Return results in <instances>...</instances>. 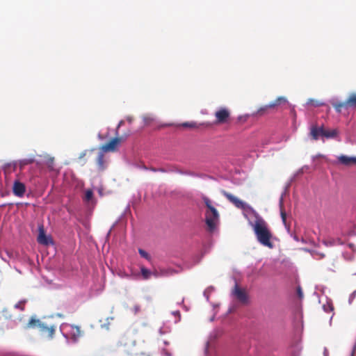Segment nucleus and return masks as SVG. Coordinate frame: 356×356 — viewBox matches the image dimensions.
Listing matches in <instances>:
<instances>
[{
    "mask_svg": "<svg viewBox=\"0 0 356 356\" xmlns=\"http://www.w3.org/2000/svg\"><path fill=\"white\" fill-rule=\"evenodd\" d=\"M252 228L260 244L270 249L274 247L273 243L271 241L273 234L264 219L257 216Z\"/></svg>",
    "mask_w": 356,
    "mask_h": 356,
    "instance_id": "f257e3e1",
    "label": "nucleus"
},
{
    "mask_svg": "<svg viewBox=\"0 0 356 356\" xmlns=\"http://www.w3.org/2000/svg\"><path fill=\"white\" fill-rule=\"evenodd\" d=\"M203 201L208 209L205 213V222L207 226V230L212 233L216 230L218 225L219 213L216 209L212 205V202L209 197H204Z\"/></svg>",
    "mask_w": 356,
    "mask_h": 356,
    "instance_id": "f03ea898",
    "label": "nucleus"
},
{
    "mask_svg": "<svg viewBox=\"0 0 356 356\" xmlns=\"http://www.w3.org/2000/svg\"><path fill=\"white\" fill-rule=\"evenodd\" d=\"M37 327L41 335L48 339H52L55 334L56 326L54 325H48L44 322H42L39 319L31 318L27 325V328Z\"/></svg>",
    "mask_w": 356,
    "mask_h": 356,
    "instance_id": "7ed1b4c3",
    "label": "nucleus"
},
{
    "mask_svg": "<svg viewBox=\"0 0 356 356\" xmlns=\"http://www.w3.org/2000/svg\"><path fill=\"white\" fill-rule=\"evenodd\" d=\"M122 348V351L127 355H138L141 353V349L131 337H122L118 343Z\"/></svg>",
    "mask_w": 356,
    "mask_h": 356,
    "instance_id": "20e7f679",
    "label": "nucleus"
},
{
    "mask_svg": "<svg viewBox=\"0 0 356 356\" xmlns=\"http://www.w3.org/2000/svg\"><path fill=\"white\" fill-rule=\"evenodd\" d=\"M332 105L337 113H341L343 109L356 108V93L350 94L345 102H334Z\"/></svg>",
    "mask_w": 356,
    "mask_h": 356,
    "instance_id": "39448f33",
    "label": "nucleus"
},
{
    "mask_svg": "<svg viewBox=\"0 0 356 356\" xmlns=\"http://www.w3.org/2000/svg\"><path fill=\"white\" fill-rule=\"evenodd\" d=\"M230 110L225 107L219 108L214 113L215 124H222L229 122L230 120Z\"/></svg>",
    "mask_w": 356,
    "mask_h": 356,
    "instance_id": "423d86ee",
    "label": "nucleus"
},
{
    "mask_svg": "<svg viewBox=\"0 0 356 356\" xmlns=\"http://www.w3.org/2000/svg\"><path fill=\"white\" fill-rule=\"evenodd\" d=\"M232 294L242 304L248 302V295L244 289L236 284L232 291Z\"/></svg>",
    "mask_w": 356,
    "mask_h": 356,
    "instance_id": "0eeeda50",
    "label": "nucleus"
},
{
    "mask_svg": "<svg viewBox=\"0 0 356 356\" xmlns=\"http://www.w3.org/2000/svg\"><path fill=\"white\" fill-rule=\"evenodd\" d=\"M37 241L40 244L44 245H48L49 244L53 243L51 238L46 235L44 225L42 224L38 225V236Z\"/></svg>",
    "mask_w": 356,
    "mask_h": 356,
    "instance_id": "6e6552de",
    "label": "nucleus"
},
{
    "mask_svg": "<svg viewBox=\"0 0 356 356\" xmlns=\"http://www.w3.org/2000/svg\"><path fill=\"white\" fill-rule=\"evenodd\" d=\"M122 141V138L120 137H115L112 138L107 143L104 144L102 147V149L105 152H115L118 149V146Z\"/></svg>",
    "mask_w": 356,
    "mask_h": 356,
    "instance_id": "1a4fd4ad",
    "label": "nucleus"
},
{
    "mask_svg": "<svg viewBox=\"0 0 356 356\" xmlns=\"http://www.w3.org/2000/svg\"><path fill=\"white\" fill-rule=\"evenodd\" d=\"M223 195L230 202H232L236 207L241 209H244L245 208V203L242 200L238 199L237 197L233 195L232 194L224 191Z\"/></svg>",
    "mask_w": 356,
    "mask_h": 356,
    "instance_id": "9d476101",
    "label": "nucleus"
},
{
    "mask_svg": "<svg viewBox=\"0 0 356 356\" xmlns=\"http://www.w3.org/2000/svg\"><path fill=\"white\" fill-rule=\"evenodd\" d=\"M26 192V186L24 184L16 180L13 183V193L19 197H22Z\"/></svg>",
    "mask_w": 356,
    "mask_h": 356,
    "instance_id": "9b49d317",
    "label": "nucleus"
},
{
    "mask_svg": "<svg viewBox=\"0 0 356 356\" xmlns=\"http://www.w3.org/2000/svg\"><path fill=\"white\" fill-rule=\"evenodd\" d=\"M337 163L345 166H352L356 165V156L340 155L337 157Z\"/></svg>",
    "mask_w": 356,
    "mask_h": 356,
    "instance_id": "f8f14e48",
    "label": "nucleus"
},
{
    "mask_svg": "<svg viewBox=\"0 0 356 356\" xmlns=\"http://www.w3.org/2000/svg\"><path fill=\"white\" fill-rule=\"evenodd\" d=\"M71 338L74 341H77L82 335L80 327L72 325L70 326V333Z\"/></svg>",
    "mask_w": 356,
    "mask_h": 356,
    "instance_id": "ddd939ff",
    "label": "nucleus"
},
{
    "mask_svg": "<svg viewBox=\"0 0 356 356\" xmlns=\"http://www.w3.org/2000/svg\"><path fill=\"white\" fill-rule=\"evenodd\" d=\"M323 131V127H317L316 125H313L310 129V135L312 138L314 140H317L319 138V136H321V131Z\"/></svg>",
    "mask_w": 356,
    "mask_h": 356,
    "instance_id": "4468645a",
    "label": "nucleus"
},
{
    "mask_svg": "<svg viewBox=\"0 0 356 356\" xmlns=\"http://www.w3.org/2000/svg\"><path fill=\"white\" fill-rule=\"evenodd\" d=\"M287 103V99L284 97H279L274 102H270L268 104V106L271 108H275L279 106L282 104H286Z\"/></svg>",
    "mask_w": 356,
    "mask_h": 356,
    "instance_id": "2eb2a0df",
    "label": "nucleus"
},
{
    "mask_svg": "<svg viewBox=\"0 0 356 356\" xmlns=\"http://www.w3.org/2000/svg\"><path fill=\"white\" fill-rule=\"evenodd\" d=\"M97 165L99 171H103L106 168V162L104 153L99 152L97 158Z\"/></svg>",
    "mask_w": 356,
    "mask_h": 356,
    "instance_id": "dca6fc26",
    "label": "nucleus"
},
{
    "mask_svg": "<svg viewBox=\"0 0 356 356\" xmlns=\"http://www.w3.org/2000/svg\"><path fill=\"white\" fill-rule=\"evenodd\" d=\"M337 134L338 131L337 129L325 130L323 129V131H321V136H324L327 138H335Z\"/></svg>",
    "mask_w": 356,
    "mask_h": 356,
    "instance_id": "f3484780",
    "label": "nucleus"
},
{
    "mask_svg": "<svg viewBox=\"0 0 356 356\" xmlns=\"http://www.w3.org/2000/svg\"><path fill=\"white\" fill-rule=\"evenodd\" d=\"M140 271H141V275L143 276V278L144 280H148L152 275V273L148 269L145 268L144 266H142L140 268Z\"/></svg>",
    "mask_w": 356,
    "mask_h": 356,
    "instance_id": "a211bd4d",
    "label": "nucleus"
},
{
    "mask_svg": "<svg viewBox=\"0 0 356 356\" xmlns=\"http://www.w3.org/2000/svg\"><path fill=\"white\" fill-rule=\"evenodd\" d=\"M45 164L49 170H54V159L53 157L48 156L46 159Z\"/></svg>",
    "mask_w": 356,
    "mask_h": 356,
    "instance_id": "6ab92c4d",
    "label": "nucleus"
},
{
    "mask_svg": "<svg viewBox=\"0 0 356 356\" xmlns=\"http://www.w3.org/2000/svg\"><path fill=\"white\" fill-rule=\"evenodd\" d=\"M93 197V191L91 189H88L85 192L83 200L86 202L90 201Z\"/></svg>",
    "mask_w": 356,
    "mask_h": 356,
    "instance_id": "aec40b11",
    "label": "nucleus"
},
{
    "mask_svg": "<svg viewBox=\"0 0 356 356\" xmlns=\"http://www.w3.org/2000/svg\"><path fill=\"white\" fill-rule=\"evenodd\" d=\"M307 104L313 106L314 107H319L324 105L323 102H321L320 101L316 99H309L307 102Z\"/></svg>",
    "mask_w": 356,
    "mask_h": 356,
    "instance_id": "412c9836",
    "label": "nucleus"
},
{
    "mask_svg": "<svg viewBox=\"0 0 356 356\" xmlns=\"http://www.w3.org/2000/svg\"><path fill=\"white\" fill-rule=\"evenodd\" d=\"M182 127L194 129L197 128L198 126L196 122H184L181 124Z\"/></svg>",
    "mask_w": 356,
    "mask_h": 356,
    "instance_id": "4be33fe9",
    "label": "nucleus"
},
{
    "mask_svg": "<svg viewBox=\"0 0 356 356\" xmlns=\"http://www.w3.org/2000/svg\"><path fill=\"white\" fill-rule=\"evenodd\" d=\"M138 252L142 257L145 258L146 259H148V260L150 259L149 254L144 250L139 249Z\"/></svg>",
    "mask_w": 356,
    "mask_h": 356,
    "instance_id": "5701e85b",
    "label": "nucleus"
},
{
    "mask_svg": "<svg viewBox=\"0 0 356 356\" xmlns=\"http://www.w3.org/2000/svg\"><path fill=\"white\" fill-rule=\"evenodd\" d=\"M33 161H34V159H31H31H24L20 161V165L22 166V165L31 164V163H33Z\"/></svg>",
    "mask_w": 356,
    "mask_h": 356,
    "instance_id": "b1692460",
    "label": "nucleus"
},
{
    "mask_svg": "<svg viewBox=\"0 0 356 356\" xmlns=\"http://www.w3.org/2000/svg\"><path fill=\"white\" fill-rule=\"evenodd\" d=\"M270 108V107L268 106V105H265L262 107H261L258 111H257V114L258 115H263L264 113H265L266 112V111L268 109Z\"/></svg>",
    "mask_w": 356,
    "mask_h": 356,
    "instance_id": "393cba45",
    "label": "nucleus"
},
{
    "mask_svg": "<svg viewBox=\"0 0 356 356\" xmlns=\"http://www.w3.org/2000/svg\"><path fill=\"white\" fill-rule=\"evenodd\" d=\"M26 301H20L15 305V308L18 309L21 311H23L24 309V304Z\"/></svg>",
    "mask_w": 356,
    "mask_h": 356,
    "instance_id": "a878e982",
    "label": "nucleus"
},
{
    "mask_svg": "<svg viewBox=\"0 0 356 356\" xmlns=\"http://www.w3.org/2000/svg\"><path fill=\"white\" fill-rule=\"evenodd\" d=\"M297 294H298V297L300 299L302 298V297H303V292H302V289H301V288L300 286H298V289H297Z\"/></svg>",
    "mask_w": 356,
    "mask_h": 356,
    "instance_id": "bb28decb",
    "label": "nucleus"
},
{
    "mask_svg": "<svg viewBox=\"0 0 356 356\" xmlns=\"http://www.w3.org/2000/svg\"><path fill=\"white\" fill-rule=\"evenodd\" d=\"M150 170L153 172H166L163 168H151Z\"/></svg>",
    "mask_w": 356,
    "mask_h": 356,
    "instance_id": "cd10ccee",
    "label": "nucleus"
},
{
    "mask_svg": "<svg viewBox=\"0 0 356 356\" xmlns=\"http://www.w3.org/2000/svg\"><path fill=\"white\" fill-rule=\"evenodd\" d=\"M281 216H282V220L284 222H285L286 218V215L285 212L284 211H282V210H281Z\"/></svg>",
    "mask_w": 356,
    "mask_h": 356,
    "instance_id": "c85d7f7f",
    "label": "nucleus"
},
{
    "mask_svg": "<svg viewBox=\"0 0 356 356\" xmlns=\"http://www.w3.org/2000/svg\"><path fill=\"white\" fill-rule=\"evenodd\" d=\"M86 151H85V152H82V153L81 154L80 156H79V159L83 158V156H86Z\"/></svg>",
    "mask_w": 356,
    "mask_h": 356,
    "instance_id": "c756f323",
    "label": "nucleus"
}]
</instances>
